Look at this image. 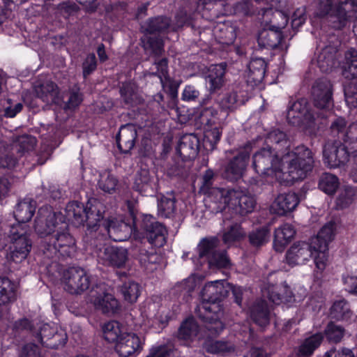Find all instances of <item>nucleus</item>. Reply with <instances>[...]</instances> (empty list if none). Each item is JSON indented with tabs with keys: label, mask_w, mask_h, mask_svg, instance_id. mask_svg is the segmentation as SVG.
Segmentation results:
<instances>
[{
	"label": "nucleus",
	"mask_w": 357,
	"mask_h": 357,
	"mask_svg": "<svg viewBox=\"0 0 357 357\" xmlns=\"http://www.w3.org/2000/svg\"><path fill=\"white\" fill-rule=\"evenodd\" d=\"M252 160L253 168L258 174L275 175L287 181L304 178L314 162L313 153L305 146H298L280 158L278 152L267 145L256 152Z\"/></svg>",
	"instance_id": "f257e3e1"
},
{
	"label": "nucleus",
	"mask_w": 357,
	"mask_h": 357,
	"mask_svg": "<svg viewBox=\"0 0 357 357\" xmlns=\"http://www.w3.org/2000/svg\"><path fill=\"white\" fill-rule=\"evenodd\" d=\"M231 288L224 280H218L205 284L202 291V303L195 313L206 322V328L210 335H218L224 328L220 321L222 315L220 301L227 296Z\"/></svg>",
	"instance_id": "f03ea898"
},
{
	"label": "nucleus",
	"mask_w": 357,
	"mask_h": 357,
	"mask_svg": "<svg viewBox=\"0 0 357 357\" xmlns=\"http://www.w3.org/2000/svg\"><path fill=\"white\" fill-rule=\"evenodd\" d=\"M317 15L328 16L333 28L340 29L357 19L356 0H318Z\"/></svg>",
	"instance_id": "7ed1b4c3"
},
{
	"label": "nucleus",
	"mask_w": 357,
	"mask_h": 357,
	"mask_svg": "<svg viewBox=\"0 0 357 357\" xmlns=\"http://www.w3.org/2000/svg\"><path fill=\"white\" fill-rule=\"evenodd\" d=\"M213 194L219 199L220 211L228 207L241 215H245L251 213L256 204L254 197L245 190L215 189Z\"/></svg>",
	"instance_id": "20e7f679"
},
{
	"label": "nucleus",
	"mask_w": 357,
	"mask_h": 357,
	"mask_svg": "<svg viewBox=\"0 0 357 357\" xmlns=\"http://www.w3.org/2000/svg\"><path fill=\"white\" fill-rule=\"evenodd\" d=\"M28 230L25 225H15L11 227L9 234L10 244L6 255L9 263L20 264L30 252L32 243L29 237Z\"/></svg>",
	"instance_id": "39448f33"
},
{
	"label": "nucleus",
	"mask_w": 357,
	"mask_h": 357,
	"mask_svg": "<svg viewBox=\"0 0 357 357\" xmlns=\"http://www.w3.org/2000/svg\"><path fill=\"white\" fill-rule=\"evenodd\" d=\"M66 221L61 212H55L47 207L40 208L35 220V231L41 237L49 238L58 231L66 228Z\"/></svg>",
	"instance_id": "423d86ee"
},
{
	"label": "nucleus",
	"mask_w": 357,
	"mask_h": 357,
	"mask_svg": "<svg viewBox=\"0 0 357 357\" xmlns=\"http://www.w3.org/2000/svg\"><path fill=\"white\" fill-rule=\"evenodd\" d=\"M43 252L48 258L54 257H70L75 252V242L73 236L68 233V225L63 231H58L43 244Z\"/></svg>",
	"instance_id": "0eeeda50"
},
{
	"label": "nucleus",
	"mask_w": 357,
	"mask_h": 357,
	"mask_svg": "<svg viewBox=\"0 0 357 357\" xmlns=\"http://www.w3.org/2000/svg\"><path fill=\"white\" fill-rule=\"evenodd\" d=\"M335 224L333 222L326 223L316 236L310 241L316 248L317 255L314 257V264L318 270L325 269L328 262V245L335 237Z\"/></svg>",
	"instance_id": "6e6552de"
},
{
	"label": "nucleus",
	"mask_w": 357,
	"mask_h": 357,
	"mask_svg": "<svg viewBox=\"0 0 357 357\" xmlns=\"http://www.w3.org/2000/svg\"><path fill=\"white\" fill-rule=\"evenodd\" d=\"M218 244V241L215 238L202 239L197 246L199 257L204 258L210 266L227 268L230 265L229 259L225 252L217 250Z\"/></svg>",
	"instance_id": "1a4fd4ad"
},
{
	"label": "nucleus",
	"mask_w": 357,
	"mask_h": 357,
	"mask_svg": "<svg viewBox=\"0 0 357 357\" xmlns=\"http://www.w3.org/2000/svg\"><path fill=\"white\" fill-rule=\"evenodd\" d=\"M323 160L329 168L344 166L349 160L348 148L340 141H328L323 148Z\"/></svg>",
	"instance_id": "9d476101"
},
{
	"label": "nucleus",
	"mask_w": 357,
	"mask_h": 357,
	"mask_svg": "<svg viewBox=\"0 0 357 357\" xmlns=\"http://www.w3.org/2000/svg\"><path fill=\"white\" fill-rule=\"evenodd\" d=\"M317 255L316 248L312 242L298 241L294 243L286 253L287 263L290 266H299L305 264L312 256Z\"/></svg>",
	"instance_id": "9b49d317"
},
{
	"label": "nucleus",
	"mask_w": 357,
	"mask_h": 357,
	"mask_svg": "<svg viewBox=\"0 0 357 357\" xmlns=\"http://www.w3.org/2000/svg\"><path fill=\"white\" fill-rule=\"evenodd\" d=\"M64 289L70 294H80L89 287V277L82 268H71L64 273Z\"/></svg>",
	"instance_id": "f8f14e48"
},
{
	"label": "nucleus",
	"mask_w": 357,
	"mask_h": 357,
	"mask_svg": "<svg viewBox=\"0 0 357 357\" xmlns=\"http://www.w3.org/2000/svg\"><path fill=\"white\" fill-rule=\"evenodd\" d=\"M314 105L317 109H329L333 106V85L327 79L316 82L312 89Z\"/></svg>",
	"instance_id": "ddd939ff"
},
{
	"label": "nucleus",
	"mask_w": 357,
	"mask_h": 357,
	"mask_svg": "<svg viewBox=\"0 0 357 357\" xmlns=\"http://www.w3.org/2000/svg\"><path fill=\"white\" fill-rule=\"evenodd\" d=\"M98 258L104 265L121 268L128 260V251L123 248L105 246L99 249Z\"/></svg>",
	"instance_id": "4468645a"
},
{
	"label": "nucleus",
	"mask_w": 357,
	"mask_h": 357,
	"mask_svg": "<svg viewBox=\"0 0 357 357\" xmlns=\"http://www.w3.org/2000/svg\"><path fill=\"white\" fill-rule=\"evenodd\" d=\"M33 90L36 96L47 105H59L61 101L58 86L51 80L39 79L36 82Z\"/></svg>",
	"instance_id": "2eb2a0df"
},
{
	"label": "nucleus",
	"mask_w": 357,
	"mask_h": 357,
	"mask_svg": "<svg viewBox=\"0 0 357 357\" xmlns=\"http://www.w3.org/2000/svg\"><path fill=\"white\" fill-rule=\"evenodd\" d=\"M91 292V302L96 309L103 313H114L119 308V303L111 294L103 291L102 288L96 287Z\"/></svg>",
	"instance_id": "dca6fc26"
},
{
	"label": "nucleus",
	"mask_w": 357,
	"mask_h": 357,
	"mask_svg": "<svg viewBox=\"0 0 357 357\" xmlns=\"http://www.w3.org/2000/svg\"><path fill=\"white\" fill-rule=\"evenodd\" d=\"M143 348L140 338L132 333H126L116 343L115 350L119 356L128 357L139 354Z\"/></svg>",
	"instance_id": "f3484780"
},
{
	"label": "nucleus",
	"mask_w": 357,
	"mask_h": 357,
	"mask_svg": "<svg viewBox=\"0 0 357 357\" xmlns=\"http://www.w3.org/2000/svg\"><path fill=\"white\" fill-rule=\"evenodd\" d=\"M142 227L147 232V238L151 244L156 247H162L166 243L165 227L155 222L152 216H145Z\"/></svg>",
	"instance_id": "a211bd4d"
},
{
	"label": "nucleus",
	"mask_w": 357,
	"mask_h": 357,
	"mask_svg": "<svg viewBox=\"0 0 357 357\" xmlns=\"http://www.w3.org/2000/svg\"><path fill=\"white\" fill-rule=\"evenodd\" d=\"M250 158V152L245 149L234 156L227 165L225 176L230 181H236L243 176Z\"/></svg>",
	"instance_id": "6ab92c4d"
},
{
	"label": "nucleus",
	"mask_w": 357,
	"mask_h": 357,
	"mask_svg": "<svg viewBox=\"0 0 357 357\" xmlns=\"http://www.w3.org/2000/svg\"><path fill=\"white\" fill-rule=\"evenodd\" d=\"M104 229L114 241H123L131 235L132 229L126 222L117 219L105 220L102 225Z\"/></svg>",
	"instance_id": "aec40b11"
},
{
	"label": "nucleus",
	"mask_w": 357,
	"mask_h": 357,
	"mask_svg": "<svg viewBox=\"0 0 357 357\" xmlns=\"http://www.w3.org/2000/svg\"><path fill=\"white\" fill-rule=\"evenodd\" d=\"M299 203L296 194L294 192L279 195L272 203L271 211L277 215H284L294 210Z\"/></svg>",
	"instance_id": "412c9836"
},
{
	"label": "nucleus",
	"mask_w": 357,
	"mask_h": 357,
	"mask_svg": "<svg viewBox=\"0 0 357 357\" xmlns=\"http://www.w3.org/2000/svg\"><path fill=\"white\" fill-rule=\"evenodd\" d=\"M136 138L135 126L126 124L121 126L116 138L118 148L123 153L129 152L134 147Z\"/></svg>",
	"instance_id": "4be33fe9"
},
{
	"label": "nucleus",
	"mask_w": 357,
	"mask_h": 357,
	"mask_svg": "<svg viewBox=\"0 0 357 357\" xmlns=\"http://www.w3.org/2000/svg\"><path fill=\"white\" fill-rule=\"evenodd\" d=\"M225 64L220 63L209 67L206 76V86L210 92L221 89L225 83Z\"/></svg>",
	"instance_id": "5701e85b"
},
{
	"label": "nucleus",
	"mask_w": 357,
	"mask_h": 357,
	"mask_svg": "<svg viewBox=\"0 0 357 357\" xmlns=\"http://www.w3.org/2000/svg\"><path fill=\"white\" fill-rule=\"evenodd\" d=\"M199 147V140L197 137L192 134L183 136L177 146L178 153L184 160L192 159L197 153Z\"/></svg>",
	"instance_id": "b1692460"
},
{
	"label": "nucleus",
	"mask_w": 357,
	"mask_h": 357,
	"mask_svg": "<svg viewBox=\"0 0 357 357\" xmlns=\"http://www.w3.org/2000/svg\"><path fill=\"white\" fill-rule=\"evenodd\" d=\"M266 69V63L264 59L261 58L252 59L245 75L248 83L253 85L261 83L264 78Z\"/></svg>",
	"instance_id": "393cba45"
},
{
	"label": "nucleus",
	"mask_w": 357,
	"mask_h": 357,
	"mask_svg": "<svg viewBox=\"0 0 357 357\" xmlns=\"http://www.w3.org/2000/svg\"><path fill=\"white\" fill-rule=\"evenodd\" d=\"M154 178L148 169H142L135 176L133 188L142 194L147 195L154 192Z\"/></svg>",
	"instance_id": "a878e982"
},
{
	"label": "nucleus",
	"mask_w": 357,
	"mask_h": 357,
	"mask_svg": "<svg viewBox=\"0 0 357 357\" xmlns=\"http://www.w3.org/2000/svg\"><path fill=\"white\" fill-rule=\"evenodd\" d=\"M263 294L275 304H279L283 300L290 301L293 297L292 291L287 284L269 286L263 290Z\"/></svg>",
	"instance_id": "bb28decb"
},
{
	"label": "nucleus",
	"mask_w": 357,
	"mask_h": 357,
	"mask_svg": "<svg viewBox=\"0 0 357 357\" xmlns=\"http://www.w3.org/2000/svg\"><path fill=\"white\" fill-rule=\"evenodd\" d=\"M16 284L6 277H0V307H7L17 298Z\"/></svg>",
	"instance_id": "cd10ccee"
},
{
	"label": "nucleus",
	"mask_w": 357,
	"mask_h": 357,
	"mask_svg": "<svg viewBox=\"0 0 357 357\" xmlns=\"http://www.w3.org/2000/svg\"><path fill=\"white\" fill-rule=\"evenodd\" d=\"M87 208L88 206H84L78 202L68 203L66 208V219L77 227L84 225L86 222V209Z\"/></svg>",
	"instance_id": "c85d7f7f"
},
{
	"label": "nucleus",
	"mask_w": 357,
	"mask_h": 357,
	"mask_svg": "<svg viewBox=\"0 0 357 357\" xmlns=\"http://www.w3.org/2000/svg\"><path fill=\"white\" fill-rule=\"evenodd\" d=\"M296 231L288 223L283 224L275 231L274 246L277 251L281 252L284 247L294 236Z\"/></svg>",
	"instance_id": "c756f323"
},
{
	"label": "nucleus",
	"mask_w": 357,
	"mask_h": 357,
	"mask_svg": "<svg viewBox=\"0 0 357 357\" xmlns=\"http://www.w3.org/2000/svg\"><path fill=\"white\" fill-rule=\"evenodd\" d=\"M337 64L335 58V48L325 47L317 57V65L324 73L331 72Z\"/></svg>",
	"instance_id": "7c9ffc66"
},
{
	"label": "nucleus",
	"mask_w": 357,
	"mask_h": 357,
	"mask_svg": "<svg viewBox=\"0 0 357 357\" xmlns=\"http://www.w3.org/2000/svg\"><path fill=\"white\" fill-rule=\"evenodd\" d=\"M250 316L253 321L261 326H266L269 321V310L264 301L256 302L250 309Z\"/></svg>",
	"instance_id": "2f4dec72"
},
{
	"label": "nucleus",
	"mask_w": 357,
	"mask_h": 357,
	"mask_svg": "<svg viewBox=\"0 0 357 357\" xmlns=\"http://www.w3.org/2000/svg\"><path fill=\"white\" fill-rule=\"evenodd\" d=\"M35 205L30 200L20 202L15 208V217L18 222L17 225H22L29 221L35 212Z\"/></svg>",
	"instance_id": "473e14b6"
},
{
	"label": "nucleus",
	"mask_w": 357,
	"mask_h": 357,
	"mask_svg": "<svg viewBox=\"0 0 357 357\" xmlns=\"http://www.w3.org/2000/svg\"><path fill=\"white\" fill-rule=\"evenodd\" d=\"M282 9H275L273 12L271 9L262 8L264 20L273 23L277 29L284 28L287 24L288 16Z\"/></svg>",
	"instance_id": "72a5a7b5"
},
{
	"label": "nucleus",
	"mask_w": 357,
	"mask_h": 357,
	"mask_svg": "<svg viewBox=\"0 0 357 357\" xmlns=\"http://www.w3.org/2000/svg\"><path fill=\"white\" fill-rule=\"evenodd\" d=\"M205 349L211 354L228 355L235 351L234 345L224 340H207L204 343Z\"/></svg>",
	"instance_id": "f704fd0d"
},
{
	"label": "nucleus",
	"mask_w": 357,
	"mask_h": 357,
	"mask_svg": "<svg viewBox=\"0 0 357 357\" xmlns=\"http://www.w3.org/2000/svg\"><path fill=\"white\" fill-rule=\"evenodd\" d=\"M307 105V101L305 99H301L294 102L291 107L289 109V114L291 116H294V114H295L294 113V111H296V112L300 113L302 116H305V118L307 120L313 121V124L317 126L319 124L317 122L319 117H326V112L317 114V117H315L314 114L309 111Z\"/></svg>",
	"instance_id": "c9c22d12"
},
{
	"label": "nucleus",
	"mask_w": 357,
	"mask_h": 357,
	"mask_svg": "<svg viewBox=\"0 0 357 357\" xmlns=\"http://www.w3.org/2000/svg\"><path fill=\"white\" fill-rule=\"evenodd\" d=\"M36 143L35 137L28 135H22L17 137L10 146L13 153L16 152L17 156H21L24 152L32 150Z\"/></svg>",
	"instance_id": "e433bc0d"
},
{
	"label": "nucleus",
	"mask_w": 357,
	"mask_h": 357,
	"mask_svg": "<svg viewBox=\"0 0 357 357\" xmlns=\"http://www.w3.org/2000/svg\"><path fill=\"white\" fill-rule=\"evenodd\" d=\"M104 338L108 342H117L126 333L122 331L121 325L116 321H111L102 326Z\"/></svg>",
	"instance_id": "4c0bfd02"
},
{
	"label": "nucleus",
	"mask_w": 357,
	"mask_h": 357,
	"mask_svg": "<svg viewBox=\"0 0 357 357\" xmlns=\"http://www.w3.org/2000/svg\"><path fill=\"white\" fill-rule=\"evenodd\" d=\"M346 63L343 68L342 75L349 80L357 81V52L349 51L345 56Z\"/></svg>",
	"instance_id": "58836bf2"
},
{
	"label": "nucleus",
	"mask_w": 357,
	"mask_h": 357,
	"mask_svg": "<svg viewBox=\"0 0 357 357\" xmlns=\"http://www.w3.org/2000/svg\"><path fill=\"white\" fill-rule=\"evenodd\" d=\"M120 292L126 301L134 303L141 294V287L138 283L128 280L121 286Z\"/></svg>",
	"instance_id": "ea45409f"
},
{
	"label": "nucleus",
	"mask_w": 357,
	"mask_h": 357,
	"mask_svg": "<svg viewBox=\"0 0 357 357\" xmlns=\"http://www.w3.org/2000/svg\"><path fill=\"white\" fill-rule=\"evenodd\" d=\"M170 26L169 20L165 17H157L149 19L142 26L143 30L149 33H161Z\"/></svg>",
	"instance_id": "a19ab883"
},
{
	"label": "nucleus",
	"mask_w": 357,
	"mask_h": 357,
	"mask_svg": "<svg viewBox=\"0 0 357 357\" xmlns=\"http://www.w3.org/2000/svg\"><path fill=\"white\" fill-rule=\"evenodd\" d=\"M198 333L199 326L197 322L193 318H188L181 324L178 329V337L185 340H192L198 335Z\"/></svg>",
	"instance_id": "79ce46f5"
},
{
	"label": "nucleus",
	"mask_w": 357,
	"mask_h": 357,
	"mask_svg": "<svg viewBox=\"0 0 357 357\" xmlns=\"http://www.w3.org/2000/svg\"><path fill=\"white\" fill-rule=\"evenodd\" d=\"M322 340L323 335L321 333H317L306 338L299 347L298 355L303 356H310L319 347Z\"/></svg>",
	"instance_id": "37998d69"
},
{
	"label": "nucleus",
	"mask_w": 357,
	"mask_h": 357,
	"mask_svg": "<svg viewBox=\"0 0 357 357\" xmlns=\"http://www.w3.org/2000/svg\"><path fill=\"white\" fill-rule=\"evenodd\" d=\"M100 203L96 199H91L88 202L86 209V222L89 227H95L102 218L100 210L98 208Z\"/></svg>",
	"instance_id": "c03bdc74"
},
{
	"label": "nucleus",
	"mask_w": 357,
	"mask_h": 357,
	"mask_svg": "<svg viewBox=\"0 0 357 357\" xmlns=\"http://www.w3.org/2000/svg\"><path fill=\"white\" fill-rule=\"evenodd\" d=\"M339 184V179L335 175L324 173L320 177L319 187L325 193L333 195L336 192Z\"/></svg>",
	"instance_id": "a18cd8bd"
},
{
	"label": "nucleus",
	"mask_w": 357,
	"mask_h": 357,
	"mask_svg": "<svg viewBox=\"0 0 357 357\" xmlns=\"http://www.w3.org/2000/svg\"><path fill=\"white\" fill-rule=\"evenodd\" d=\"M344 99L350 112L357 114V81L350 82L344 86Z\"/></svg>",
	"instance_id": "49530a36"
},
{
	"label": "nucleus",
	"mask_w": 357,
	"mask_h": 357,
	"mask_svg": "<svg viewBox=\"0 0 357 357\" xmlns=\"http://www.w3.org/2000/svg\"><path fill=\"white\" fill-rule=\"evenodd\" d=\"M139 260L140 264L149 271H153L156 268V264L160 260V257L151 249L147 251L145 249H141L139 254Z\"/></svg>",
	"instance_id": "de8ad7c7"
},
{
	"label": "nucleus",
	"mask_w": 357,
	"mask_h": 357,
	"mask_svg": "<svg viewBox=\"0 0 357 357\" xmlns=\"http://www.w3.org/2000/svg\"><path fill=\"white\" fill-rule=\"evenodd\" d=\"M266 143L271 144L272 146L274 145L275 147L272 148L275 151V149L286 148L289 146L286 133L279 129L273 130L268 133Z\"/></svg>",
	"instance_id": "09e8293b"
},
{
	"label": "nucleus",
	"mask_w": 357,
	"mask_h": 357,
	"mask_svg": "<svg viewBox=\"0 0 357 357\" xmlns=\"http://www.w3.org/2000/svg\"><path fill=\"white\" fill-rule=\"evenodd\" d=\"M117 184L118 180L110 172L104 171L100 174L98 186L105 192L109 194L114 192Z\"/></svg>",
	"instance_id": "8fccbe9b"
},
{
	"label": "nucleus",
	"mask_w": 357,
	"mask_h": 357,
	"mask_svg": "<svg viewBox=\"0 0 357 357\" xmlns=\"http://www.w3.org/2000/svg\"><path fill=\"white\" fill-rule=\"evenodd\" d=\"M331 317L337 320H344L350 317L351 312L348 303L344 300L334 302L330 310Z\"/></svg>",
	"instance_id": "3c124183"
},
{
	"label": "nucleus",
	"mask_w": 357,
	"mask_h": 357,
	"mask_svg": "<svg viewBox=\"0 0 357 357\" xmlns=\"http://www.w3.org/2000/svg\"><path fill=\"white\" fill-rule=\"evenodd\" d=\"M324 334L326 339L333 343H338L342 341L344 335V328L333 322H330L324 330Z\"/></svg>",
	"instance_id": "603ef678"
},
{
	"label": "nucleus",
	"mask_w": 357,
	"mask_h": 357,
	"mask_svg": "<svg viewBox=\"0 0 357 357\" xmlns=\"http://www.w3.org/2000/svg\"><path fill=\"white\" fill-rule=\"evenodd\" d=\"M155 307L156 305L154 303L151 304L149 305L147 311L144 310L142 312V322L141 324L145 329L154 327L158 323L163 322L162 318L155 312Z\"/></svg>",
	"instance_id": "864d4df0"
},
{
	"label": "nucleus",
	"mask_w": 357,
	"mask_h": 357,
	"mask_svg": "<svg viewBox=\"0 0 357 357\" xmlns=\"http://www.w3.org/2000/svg\"><path fill=\"white\" fill-rule=\"evenodd\" d=\"M245 232L243 230L241 225L234 224L223 234V241L225 244L231 245L235 242L241 241L244 238Z\"/></svg>",
	"instance_id": "5fc2aeb1"
},
{
	"label": "nucleus",
	"mask_w": 357,
	"mask_h": 357,
	"mask_svg": "<svg viewBox=\"0 0 357 357\" xmlns=\"http://www.w3.org/2000/svg\"><path fill=\"white\" fill-rule=\"evenodd\" d=\"M16 152L12 153L11 146H3L0 150V167L3 168L12 169L17 164V158L15 156Z\"/></svg>",
	"instance_id": "6e6d98bb"
},
{
	"label": "nucleus",
	"mask_w": 357,
	"mask_h": 357,
	"mask_svg": "<svg viewBox=\"0 0 357 357\" xmlns=\"http://www.w3.org/2000/svg\"><path fill=\"white\" fill-rule=\"evenodd\" d=\"M158 215L169 218L175 211V200L172 197H162L158 204Z\"/></svg>",
	"instance_id": "4d7b16f0"
},
{
	"label": "nucleus",
	"mask_w": 357,
	"mask_h": 357,
	"mask_svg": "<svg viewBox=\"0 0 357 357\" xmlns=\"http://www.w3.org/2000/svg\"><path fill=\"white\" fill-rule=\"evenodd\" d=\"M270 238L269 230L266 227H262L251 232L249 240L253 246L259 247L266 244Z\"/></svg>",
	"instance_id": "13d9d810"
},
{
	"label": "nucleus",
	"mask_w": 357,
	"mask_h": 357,
	"mask_svg": "<svg viewBox=\"0 0 357 357\" xmlns=\"http://www.w3.org/2000/svg\"><path fill=\"white\" fill-rule=\"evenodd\" d=\"M121 94L127 104H134L138 100L137 88L135 83L124 84L121 89Z\"/></svg>",
	"instance_id": "bf43d9fd"
},
{
	"label": "nucleus",
	"mask_w": 357,
	"mask_h": 357,
	"mask_svg": "<svg viewBox=\"0 0 357 357\" xmlns=\"http://www.w3.org/2000/svg\"><path fill=\"white\" fill-rule=\"evenodd\" d=\"M355 190L351 187L344 188L337 199V205L340 208L348 207L355 199Z\"/></svg>",
	"instance_id": "052dcab7"
},
{
	"label": "nucleus",
	"mask_w": 357,
	"mask_h": 357,
	"mask_svg": "<svg viewBox=\"0 0 357 357\" xmlns=\"http://www.w3.org/2000/svg\"><path fill=\"white\" fill-rule=\"evenodd\" d=\"M343 140L354 152H357V122L351 123L343 133Z\"/></svg>",
	"instance_id": "680f3d73"
},
{
	"label": "nucleus",
	"mask_w": 357,
	"mask_h": 357,
	"mask_svg": "<svg viewBox=\"0 0 357 357\" xmlns=\"http://www.w3.org/2000/svg\"><path fill=\"white\" fill-rule=\"evenodd\" d=\"M214 174L212 170L208 169L205 172L202 176V184L200 188L201 191L204 194H208L213 197L214 200L219 203V199H217L213 194L214 190L216 188L211 189V186L213 184V178Z\"/></svg>",
	"instance_id": "e2e57ef3"
},
{
	"label": "nucleus",
	"mask_w": 357,
	"mask_h": 357,
	"mask_svg": "<svg viewBox=\"0 0 357 357\" xmlns=\"http://www.w3.org/2000/svg\"><path fill=\"white\" fill-rule=\"evenodd\" d=\"M67 340V335L64 330L61 328L56 329L50 342H47V347L51 349H57L61 346H63Z\"/></svg>",
	"instance_id": "0e129e2a"
},
{
	"label": "nucleus",
	"mask_w": 357,
	"mask_h": 357,
	"mask_svg": "<svg viewBox=\"0 0 357 357\" xmlns=\"http://www.w3.org/2000/svg\"><path fill=\"white\" fill-rule=\"evenodd\" d=\"M56 326H52L49 324H45L40 327L38 339L42 344L47 347V342L50 341L52 335L56 333Z\"/></svg>",
	"instance_id": "69168bd1"
},
{
	"label": "nucleus",
	"mask_w": 357,
	"mask_h": 357,
	"mask_svg": "<svg viewBox=\"0 0 357 357\" xmlns=\"http://www.w3.org/2000/svg\"><path fill=\"white\" fill-rule=\"evenodd\" d=\"M221 131L218 128H214L206 132L204 139V146L207 148L208 144L210 149H213L220 139Z\"/></svg>",
	"instance_id": "338daca9"
},
{
	"label": "nucleus",
	"mask_w": 357,
	"mask_h": 357,
	"mask_svg": "<svg viewBox=\"0 0 357 357\" xmlns=\"http://www.w3.org/2000/svg\"><path fill=\"white\" fill-rule=\"evenodd\" d=\"M237 93L234 91L226 93L220 101V106L224 110L231 111L236 107Z\"/></svg>",
	"instance_id": "774afa93"
}]
</instances>
